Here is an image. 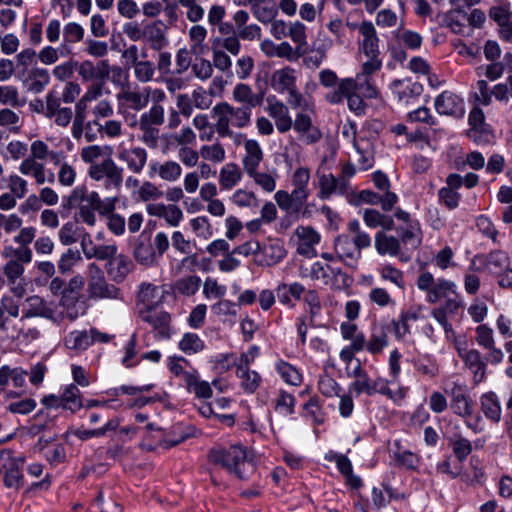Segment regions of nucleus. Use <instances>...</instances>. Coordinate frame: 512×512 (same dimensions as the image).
<instances>
[{"label":"nucleus","mask_w":512,"mask_h":512,"mask_svg":"<svg viewBox=\"0 0 512 512\" xmlns=\"http://www.w3.org/2000/svg\"><path fill=\"white\" fill-rule=\"evenodd\" d=\"M141 319L150 324L162 338L170 336V315L165 311L139 310Z\"/></svg>","instance_id":"obj_26"},{"label":"nucleus","mask_w":512,"mask_h":512,"mask_svg":"<svg viewBox=\"0 0 512 512\" xmlns=\"http://www.w3.org/2000/svg\"><path fill=\"white\" fill-rule=\"evenodd\" d=\"M116 98L120 107L126 110L139 112L149 104V91L144 88H125L121 90Z\"/></svg>","instance_id":"obj_16"},{"label":"nucleus","mask_w":512,"mask_h":512,"mask_svg":"<svg viewBox=\"0 0 512 512\" xmlns=\"http://www.w3.org/2000/svg\"><path fill=\"white\" fill-rule=\"evenodd\" d=\"M9 192L15 195L18 199L25 197L28 191V182L23 177L17 174H11L6 179Z\"/></svg>","instance_id":"obj_64"},{"label":"nucleus","mask_w":512,"mask_h":512,"mask_svg":"<svg viewBox=\"0 0 512 512\" xmlns=\"http://www.w3.org/2000/svg\"><path fill=\"white\" fill-rule=\"evenodd\" d=\"M292 127L301 134L306 144L315 143L321 138L320 131L313 127L312 120L307 114H297Z\"/></svg>","instance_id":"obj_33"},{"label":"nucleus","mask_w":512,"mask_h":512,"mask_svg":"<svg viewBox=\"0 0 512 512\" xmlns=\"http://www.w3.org/2000/svg\"><path fill=\"white\" fill-rule=\"evenodd\" d=\"M133 269V262L123 254L116 253L105 264V270L114 282H122Z\"/></svg>","instance_id":"obj_28"},{"label":"nucleus","mask_w":512,"mask_h":512,"mask_svg":"<svg viewBox=\"0 0 512 512\" xmlns=\"http://www.w3.org/2000/svg\"><path fill=\"white\" fill-rule=\"evenodd\" d=\"M88 293L91 298H111L119 297V289L106 281L102 269L95 263H91L87 270Z\"/></svg>","instance_id":"obj_8"},{"label":"nucleus","mask_w":512,"mask_h":512,"mask_svg":"<svg viewBox=\"0 0 512 512\" xmlns=\"http://www.w3.org/2000/svg\"><path fill=\"white\" fill-rule=\"evenodd\" d=\"M362 39L359 41V54L361 64L367 70H380L382 60L380 58L379 37L373 23L363 21L358 27Z\"/></svg>","instance_id":"obj_4"},{"label":"nucleus","mask_w":512,"mask_h":512,"mask_svg":"<svg viewBox=\"0 0 512 512\" xmlns=\"http://www.w3.org/2000/svg\"><path fill=\"white\" fill-rule=\"evenodd\" d=\"M25 302L27 307L23 310L21 322L34 317L45 318L57 324L63 320V314L57 313L56 308L40 296H30Z\"/></svg>","instance_id":"obj_11"},{"label":"nucleus","mask_w":512,"mask_h":512,"mask_svg":"<svg viewBox=\"0 0 512 512\" xmlns=\"http://www.w3.org/2000/svg\"><path fill=\"white\" fill-rule=\"evenodd\" d=\"M23 457H15L10 450L0 452V469L4 471V483L8 488L19 489L22 486Z\"/></svg>","instance_id":"obj_10"},{"label":"nucleus","mask_w":512,"mask_h":512,"mask_svg":"<svg viewBox=\"0 0 512 512\" xmlns=\"http://www.w3.org/2000/svg\"><path fill=\"white\" fill-rule=\"evenodd\" d=\"M460 356L465 365L473 372L474 382L476 384L481 382L485 376L486 364L481 359L480 352L475 349H471L464 353H460Z\"/></svg>","instance_id":"obj_37"},{"label":"nucleus","mask_w":512,"mask_h":512,"mask_svg":"<svg viewBox=\"0 0 512 512\" xmlns=\"http://www.w3.org/2000/svg\"><path fill=\"white\" fill-rule=\"evenodd\" d=\"M374 246L379 255H389L398 257L401 261L407 262L410 257L405 256L400 246V240L392 235H387L384 231H379L374 237Z\"/></svg>","instance_id":"obj_19"},{"label":"nucleus","mask_w":512,"mask_h":512,"mask_svg":"<svg viewBox=\"0 0 512 512\" xmlns=\"http://www.w3.org/2000/svg\"><path fill=\"white\" fill-rule=\"evenodd\" d=\"M85 30L77 22H68L63 27V42L61 47L66 49L68 46L81 42L84 39Z\"/></svg>","instance_id":"obj_46"},{"label":"nucleus","mask_w":512,"mask_h":512,"mask_svg":"<svg viewBox=\"0 0 512 512\" xmlns=\"http://www.w3.org/2000/svg\"><path fill=\"white\" fill-rule=\"evenodd\" d=\"M61 403L64 409L75 412L83 407L80 397V391L77 386L71 384L67 386L61 396Z\"/></svg>","instance_id":"obj_51"},{"label":"nucleus","mask_w":512,"mask_h":512,"mask_svg":"<svg viewBox=\"0 0 512 512\" xmlns=\"http://www.w3.org/2000/svg\"><path fill=\"white\" fill-rule=\"evenodd\" d=\"M309 189H293L291 193L279 190L274 198L281 210L287 213H301L302 216L308 214V206L304 207L309 197Z\"/></svg>","instance_id":"obj_9"},{"label":"nucleus","mask_w":512,"mask_h":512,"mask_svg":"<svg viewBox=\"0 0 512 512\" xmlns=\"http://www.w3.org/2000/svg\"><path fill=\"white\" fill-rule=\"evenodd\" d=\"M297 241V253L306 257L316 256L315 246L320 241V234L311 226H299L294 231Z\"/></svg>","instance_id":"obj_18"},{"label":"nucleus","mask_w":512,"mask_h":512,"mask_svg":"<svg viewBox=\"0 0 512 512\" xmlns=\"http://www.w3.org/2000/svg\"><path fill=\"white\" fill-rule=\"evenodd\" d=\"M277 12V7L271 0H263V2L258 4L253 10L255 17L262 23L272 21L277 15Z\"/></svg>","instance_id":"obj_59"},{"label":"nucleus","mask_w":512,"mask_h":512,"mask_svg":"<svg viewBox=\"0 0 512 512\" xmlns=\"http://www.w3.org/2000/svg\"><path fill=\"white\" fill-rule=\"evenodd\" d=\"M184 380L189 391L195 393L199 398L208 399L212 396V389L208 382L199 380L191 373H185Z\"/></svg>","instance_id":"obj_47"},{"label":"nucleus","mask_w":512,"mask_h":512,"mask_svg":"<svg viewBox=\"0 0 512 512\" xmlns=\"http://www.w3.org/2000/svg\"><path fill=\"white\" fill-rule=\"evenodd\" d=\"M379 70H367L365 65L361 64V70L355 78H344L340 80L341 91L350 92L352 90L360 93L364 98L374 99L379 95V91L372 80V75Z\"/></svg>","instance_id":"obj_7"},{"label":"nucleus","mask_w":512,"mask_h":512,"mask_svg":"<svg viewBox=\"0 0 512 512\" xmlns=\"http://www.w3.org/2000/svg\"><path fill=\"white\" fill-rule=\"evenodd\" d=\"M89 193L90 191H88L85 185L75 187L66 197H64V206L67 208H78L82 206Z\"/></svg>","instance_id":"obj_62"},{"label":"nucleus","mask_w":512,"mask_h":512,"mask_svg":"<svg viewBox=\"0 0 512 512\" xmlns=\"http://www.w3.org/2000/svg\"><path fill=\"white\" fill-rule=\"evenodd\" d=\"M179 348L186 354H195L204 349V342L195 333H185L179 342Z\"/></svg>","instance_id":"obj_56"},{"label":"nucleus","mask_w":512,"mask_h":512,"mask_svg":"<svg viewBox=\"0 0 512 512\" xmlns=\"http://www.w3.org/2000/svg\"><path fill=\"white\" fill-rule=\"evenodd\" d=\"M23 260L13 257L8 260L3 266V274L6 278L7 284L10 286L11 292L16 297H23L25 294V281H24V265Z\"/></svg>","instance_id":"obj_12"},{"label":"nucleus","mask_w":512,"mask_h":512,"mask_svg":"<svg viewBox=\"0 0 512 512\" xmlns=\"http://www.w3.org/2000/svg\"><path fill=\"white\" fill-rule=\"evenodd\" d=\"M104 93H109V90L105 89V83L103 81L93 82L78 101L88 106L91 102L99 101Z\"/></svg>","instance_id":"obj_58"},{"label":"nucleus","mask_w":512,"mask_h":512,"mask_svg":"<svg viewBox=\"0 0 512 512\" xmlns=\"http://www.w3.org/2000/svg\"><path fill=\"white\" fill-rule=\"evenodd\" d=\"M166 29L165 24L160 20L148 23L143 27V39L151 49L160 51L168 43Z\"/></svg>","instance_id":"obj_25"},{"label":"nucleus","mask_w":512,"mask_h":512,"mask_svg":"<svg viewBox=\"0 0 512 512\" xmlns=\"http://www.w3.org/2000/svg\"><path fill=\"white\" fill-rule=\"evenodd\" d=\"M481 410L491 421L497 423L501 419V407L497 396L493 392L485 393L480 399Z\"/></svg>","instance_id":"obj_41"},{"label":"nucleus","mask_w":512,"mask_h":512,"mask_svg":"<svg viewBox=\"0 0 512 512\" xmlns=\"http://www.w3.org/2000/svg\"><path fill=\"white\" fill-rule=\"evenodd\" d=\"M208 460L210 463L226 469L240 480L247 479L255 470V464L248 457L246 448L239 444L229 447H213L209 451Z\"/></svg>","instance_id":"obj_2"},{"label":"nucleus","mask_w":512,"mask_h":512,"mask_svg":"<svg viewBox=\"0 0 512 512\" xmlns=\"http://www.w3.org/2000/svg\"><path fill=\"white\" fill-rule=\"evenodd\" d=\"M201 280L196 275H189L183 278L178 279L174 285L173 289L176 293L184 295V296H192L194 295L199 287Z\"/></svg>","instance_id":"obj_52"},{"label":"nucleus","mask_w":512,"mask_h":512,"mask_svg":"<svg viewBox=\"0 0 512 512\" xmlns=\"http://www.w3.org/2000/svg\"><path fill=\"white\" fill-rule=\"evenodd\" d=\"M336 464L339 471L346 477L347 483L352 488H358L361 485V479L352 473V464L345 455L336 456Z\"/></svg>","instance_id":"obj_57"},{"label":"nucleus","mask_w":512,"mask_h":512,"mask_svg":"<svg viewBox=\"0 0 512 512\" xmlns=\"http://www.w3.org/2000/svg\"><path fill=\"white\" fill-rule=\"evenodd\" d=\"M451 408L455 414L461 417H470L473 413V402L466 394L464 385L453 383L450 391Z\"/></svg>","instance_id":"obj_24"},{"label":"nucleus","mask_w":512,"mask_h":512,"mask_svg":"<svg viewBox=\"0 0 512 512\" xmlns=\"http://www.w3.org/2000/svg\"><path fill=\"white\" fill-rule=\"evenodd\" d=\"M36 236V228L33 226L22 227L18 234L14 237V243L18 245L17 248H9L5 250L4 255H12L15 258L23 260L25 263L32 261V250L29 244L33 242Z\"/></svg>","instance_id":"obj_15"},{"label":"nucleus","mask_w":512,"mask_h":512,"mask_svg":"<svg viewBox=\"0 0 512 512\" xmlns=\"http://www.w3.org/2000/svg\"><path fill=\"white\" fill-rule=\"evenodd\" d=\"M484 119V113L479 108H474L469 114V124L471 128L468 131V136L475 142L480 141L482 135L485 137L489 135L483 130Z\"/></svg>","instance_id":"obj_48"},{"label":"nucleus","mask_w":512,"mask_h":512,"mask_svg":"<svg viewBox=\"0 0 512 512\" xmlns=\"http://www.w3.org/2000/svg\"><path fill=\"white\" fill-rule=\"evenodd\" d=\"M347 99L349 109L356 115L365 114L366 103L363 100V96L355 90L350 92L341 91V82H338L337 88L326 95V100L332 104H339Z\"/></svg>","instance_id":"obj_20"},{"label":"nucleus","mask_w":512,"mask_h":512,"mask_svg":"<svg viewBox=\"0 0 512 512\" xmlns=\"http://www.w3.org/2000/svg\"><path fill=\"white\" fill-rule=\"evenodd\" d=\"M19 172L24 176L34 178L36 184L43 185L46 182L54 183L55 175L52 171L47 170L43 161L26 157L22 160L18 167Z\"/></svg>","instance_id":"obj_17"},{"label":"nucleus","mask_w":512,"mask_h":512,"mask_svg":"<svg viewBox=\"0 0 512 512\" xmlns=\"http://www.w3.org/2000/svg\"><path fill=\"white\" fill-rule=\"evenodd\" d=\"M233 99L241 103V107H249V111L259 106L263 102V94L254 93L252 88L245 83H238L232 91Z\"/></svg>","instance_id":"obj_31"},{"label":"nucleus","mask_w":512,"mask_h":512,"mask_svg":"<svg viewBox=\"0 0 512 512\" xmlns=\"http://www.w3.org/2000/svg\"><path fill=\"white\" fill-rule=\"evenodd\" d=\"M215 129L220 137H231V127L243 129L251 123L252 111L249 107H235L228 102L217 103L211 111Z\"/></svg>","instance_id":"obj_3"},{"label":"nucleus","mask_w":512,"mask_h":512,"mask_svg":"<svg viewBox=\"0 0 512 512\" xmlns=\"http://www.w3.org/2000/svg\"><path fill=\"white\" fill-rule=\"evenodd\" d=\"M461 304L455 299H448L445 304L432 311V316L444 328L446 334L453 332L452 325L448 322V317L455 316Z\"/></svg>","instance_id":"obj_35"},{"label":"nucleus","mask_w":512,"mask_h":512,"mask_svg":"<svg viewBox=\"0 0 512 512\" xmlns=\"http://www.w3.org/2000/svg\"><path fill=\"white\" fill-rule=\"evenodd\" d=\"M484 259L486 269L496 275L505 270L510 263L508 255L500 250L489 253Z\"/></svg>","instance_id":"obj_43"},{"label":"nucleus","mask_w":512,"mask_h":512,"mask_svg":"<svg viewBox=\"0 0 512 512\" xmlns=\"http://www.w3.org/2000/svg\"><path fill=\"white\" fill-rule=\"evenodd\" d=\"M88 176L96 182H103V188L110 193H118L123 182V169L112 158L104 159L98 165L90 166Z\"/></svg>","instance_id":"obj_5"},{"label":"nucleus","mask_w":512,"mask_h":512,"mask_svg":"<svg viewBox=\"0 0 512 512\" xmlns=\"http://www.w3.org/2000/svg\"><path fill=\"white\" fill-rule=\"evenodd\" d=\"M135 78L140 83L150 82L155 74V66L148 60H141L133 65Z\"/></svg>","instance_id":"obj_63"},{"label":"nucleus","mask_w":512,"mask_h":512,"mask_svg":"<svg viewBox=\"0 0 512 512\" xmlns=\"http://www.w3.org/2000/svg\"><path fill=\"white\" fill-rule=\"evenodd\" d=\"M28 371L20 366L2 365L0 367V395L6 399H15L25 392Z\"/></svg>","instance_id":"obj_6"},{"label":"nucleus","mask_w":512,"mask_h":512,"mask_svg":"<svg viewBox=\"0 0 512 512\" xmlns=\"http://www.w3.org/2000/svg\"><path fill=\"white\" fill-rule=\"evenodd\" d=\"M400 246L406 252L416 250L422 241L419 223H410L409 226L399 228Z\"/></svg>","instance_id":"obj_34"},{"label":"nucleus","mask_w":512,"mask_h":512,"mask_svg":"<svg viewBox=\"0 0 512 512\" xmlns=\"http://www.w3.org/2000/svg\"><path fill=\"white\" fill-rule=\"evenodd\" d=\"M139 130L141 131V135L139 137L140 141L150 149H156L159 144L160 139V131L157 127L150 126L138 122Z\"/></svg>","instance_id":"obj_55"},{"label":"nucleus","mask_w":512,"mask_h":512,"mask_svg":"<svg viewBox=\"0 0 512 512\" xmlns=\"http://www.w3.org/2000/svg\"><path fill=\"white\" fill-rule=\"evenodd\" d=\"M117 158L125 164L128 171L134 174H140L146 166L148 153L145 148L140 146L123 147L117 149Z\"/></svg>","instance_id":"obj_13"},{"label":"nucleus","mask_w":512,"mask_h":512,"mask_svg":"<svg viewBox=\"0 0 512 512\" xmlns=\"http://www.w3.org/2000/svg\"><path fill=\"white\" fill-rule=\"evenodd\" d=\"M242 178L241 169L235 163L224 165L219 174V183L223 190H230L238 184Z\"/></svg>","instance_id":"obj_40"},{"label":"nucleus","mask_w":512,"mask_h":512,"mask_svg":"<svg viewBox=\"0 0 512 512\" xmlns=\"http://www.w3.org/2000/svg\"><path fill=\"white\" fill-rule=\"evenodd\" d=\"M149 174L151 177L156 175L166 182H176L182 175V167L173 160L154 161L149 165Z\"/></svg>","instance_id":"obj_27"},{"label":"nucleus","mask_w":512,"mask_h":512,"mask_svg":"<svg viewBox=\"0 0 512 512\" xmlns=\"http://www.w3.org/2000/svg\"><path fill=\"white\" fill-rule=\"evenodd\" d=\"M454 283L444 279H438L427 293V300L430 303H436L441 298L446 297L448 292L454 291Z\"/></svg>","instance_id":"obj_53"},{"label":"nucleus","mask_w":512,"mask_h":512,"mask_svg":"<svg viewBox=\"0 0 512 512\" xmlns=\"http://www.w3.org/2000/svg\"><path fill=\"white\" fill-rule=\"evenodd\" d=\"M92 337L88 331H73L65 338V346L72 350H86L92 345Z\"/></svg>","instance_id":"obj_49"},{"label":"nucleus","mask_w":512,"mask_h":512,"mask_svg":"<svg viewBox=\"0 0 512 512\" xmlns=\"http://www.w3.org/2000/svg\"><path fill=\"white\" fill-rule=\"evenodd\" d=\"M200 156L207 161L220 163L224 161L226 152L220 142L211 145H203L199 150Z\"/></svg>","instance_id":"obj_54"},{"label":"nucleus","mask_w":512,"mask_h":512,"mask_svg":"<svg viewBox=\"0 0 512 512\" xmlns=\"http://www.w3.org/2000/svg\"><path fill=\"white\" fill-rule=\"evenodd\" d=\"M309 275L313 280L321 281L325 285L329 284L331 275H334L336 279L341 278L343 287H347L351 283V279L341 269L334 270L328 264L321 262H315L311 266Z\"/></svg>","instance_id":"obj_30"},{"label":"nucleus","mask_w":512,"mask_h":512,"mask_svg":"<svg viewBox=\"0 0 512 512\" xmlns=\"http://www.w3.org/2000/svg\"><path fill=\"white\" fill-rule=\"evenodd\" d=\"M371 237L363 231L358 220L347 224V233L338 235L334 240V250L337 258L350 268H356L362 250L371 246Z\"/></svg>","instance_id":"obj_1"},{"label":"nucleus","mask_w":512,"mask_h":512,"mask_svg":"<svg viewBox=\"0 0 512 512\" xmlns=\"http://www.w3.org/2000/svg\"><path fill=\"white\" fill-rule=\"evenodd\" d=\"M133 254L141 265L151 266L157 262L156 252L150 243L138 242Z\"/></svg>","instance_id":"obj_50"},{"label":"nucleus","mask_w":512,"mask_h":512,"mask_svg":"<svg viewBox=\"0 0 512 512\" xmlns=\"http://www.w3.org/2000/svg\"><path fill=\"white\" fill-rule=\"evenodd\" d=\"M207 33V29L200 24H195L189 29L188 35L191 42L190 48L193 55L197 56L204 53V41L207 37Z\"/></svg>","instance_id":"obj_44"},{"label":"nucleus","mask_w":512,"mask_h":512,"mask_svg":"<svg viewBox=\"0 0 512 512\" xmlns=\"http://www.w3.org/2000/svg\"><path fill=\"white\" fill-rule=\"evenodd\" d=\"M237 375L241 379L242 388L248 393H254L260 385L261 376L248 366H238Z\"/></svg>","instance_id":"obj_45"},{"label":"nucleus","mask_w":512,"mask_h":512,"mask_svg":"<svg viewBox=\"0 0 512 512\" xmlns=\"http://www.w3.org/2000/svg\"><path fill=\"white\" fill-rule=\"evenodd\" d=\"M165 291L149 282H142L139 285L137 299L139 304L143 306L140 310H154L163 303Z\"/></svg>","instance_id":"obj_21"},{"label":"nucleus","mask_w":512,"mask_h":512,"mask_svg":"<svg viewBox=\"0 0 512 512\" xmlns=\"http://www.w3.org/2000/svg\"><path fill=\"white\" fill-rule=\"evenodd\" d=\"M260 254L254 259V263L262 267H272L286 256V250L279 240H270L269 243L261 246Z\"/></svg>","instance_id":"obj_23"},{"label":"nucleus","mask_w":512,"mask_h":512,"mask_svg":"<svg viewBox=\"0 0 512 512\" xmlns=\"http://www.w3.org/2000/svg\"><path fill=\"white\" fill-rule=\"evenodd\" d=\"M261 50L270 57L276 55L288 60L300 57L297 55V47L294 49L288 42H282L279 45H275L270 40H264L261 43Z\"/></svg>","instance_id":"obj_39"},{"label":"nucleus","mask_w":512,"mask_h":512,"mask_svg":"<svg viewBox=\"0 0 512 512\" xmlns=\"http://www.w3.org/2000/svg\"><path fill=\"white\" fill-rule=\"evenodd\" d=\"M164 118L163 106L153 105L149 111L140 115L138 122L156 127L164 123Z\"/></svg>","instance_id":"obj_61"},{"label":"nucleus","mask_w":512,"mask_h":512,"mask_svg":"<svg viewBox=\"0 0 512 512\" xmlns=\"http://www.w3.org/2000/svg\"><path fill=\"white\" fill-rule=\"evenodd\" d=\"M266 111L274 119L276 128L280 133H285L292 128L293 121L285 103L275 97L268 98Z\"/></svg>","instance_id":"obj_22"},{"label":"nucleus","mask_w":512,"mask_h":512,"mask_svg":"<svg viewBox=\"0 0 512 512\" xmlns=\"http://www.w3.org/2000/svg\"><path fill=\"white\" fill-rule=\"evenodd\" d=\"M245 155L242 164L246 173H253L262 162L264 153L259 143L254 139H248L244 142Z\"/></svg>","instance_id":"obj_32"},{"label":"nucleus","mask_w":512,"mask_h":512,"mask_svg":"<svg viewBox=\"0 0 512 512\" xmlns=\"http://www.w3.org/2000/svg\"><path fill=\"white\" fill-rule=\"evenodd\" d=\"M18 78L27 92L39 94L45 90L50 83V74L42 67H32L28 71H20Z\"/></svg>","instance_id":"obj_14"},{"label":"nucleus","mask_w":512,"mask_h":512,"mask_svg":"<svg viewBox=\"0 0 512 512\" xmlns=\"http://www.w3.org/2000/svg\"><path fill=\"white\" fill-rule=\"evenodd\" d=\"M287 36L296 44L297 55L303 56L307 47L306 26L300 21H295L288 26Z\"/></svg>","instance_id":"obj_42"},{"label":"nucleus","mask_w":512,"mask_h":512,"mask_svg":"<svg viewBox=\"0 0 512 512\" xmlns=\"http://www.w3.org/2000/svg\"><path fill=\"white\" fill-rule=\"evenodd\" d=\"M22 124L20 113L10 108L0 109V126L8 128L12 132H18Z\"/></svg>","instance_id":"obj_60"},{"label":"nucleus","mask_w":512,"mask_h":512,"mask_svg":"<svg viewBox=\"0 0 512 512\" xmlns=\"http://www.w3.org/2000/svg\"><path fill=\"white\" fill-rule=\"evenodd\" d=\"M392 89L399 101L408 103L410 99L422 93L423 87L418 82L405 79L395 80L392 83Z\"/></svg>","instance_id":"obj_36"},{"label":"nucleus","mask_w":512,"mask_h":512,"mask_svg":"<svg viewBox=\"0 0 512 512\" xmlns=\"http://www.w3.org/2000/svg\"><path fill=\"white\" fill-rule=\"evenodd\" d=\"M272 86L280 91H290L296 87V74L295 70L290 67H285L275 71L271 78Z\"/></svg>","instance_id":"obj_38"},{"label":"nucleus","mask_w":512,"mask_h":512,"mask_svg":"<svg viewBox=\"0 0 512 512\" xmlns=\"http://www.w3.org/2000/svg\"><path fill=\"white\" fill-rule=\"evenodd\" d=\"M438 113L450 116H461L464 113L463 101L454 93L445 91L435 100Z\"/></svg>","instance_id":"obj_29"}]
</instances>
